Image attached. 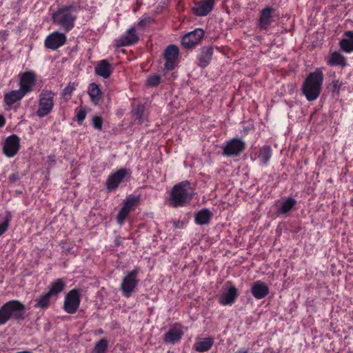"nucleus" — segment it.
<instances>
[{
    "mask_svg": "<svg viewBox=\"0 0 353 353\" xmlns=\"http://www.w3.org/2000/svg\"><path fill=\"white\" fill-rule=\"evenodd\" d=\"M80 10V0L74 1L71 4L63 6L53 14L54 21L65 32H68L74 27L77 14Z\"/></svg>",
    "mask_w": 353,
    "mask_h": 353,
    "instance_id": "obj_1",
    "label": "nucleus"
},
{
    "mask_svg": "<svg viewBox=\"0 0 353 353\" xmlns=\"http://www.w3.org/2000/svg\"><path fill=\"white\" fill-rule=\"evenodd\" d=\"M194 196V189L185 180L175 184L170 192L169 204L173 208L184 207L190 203Z\"/></svg>",
    "mask_w": 353,
    "mask_h": 353,
    "instance_id": "obj_2",
    "label": "nucleus"
},
{
    "mask_svg": "<svg viewBox=\"0 0 353 353\" xmlns=\"http://www.w3.org/2000/svg\"><path fill=\"white\" fill-rule=\"evenodd\" d=\"M323 82V73L320 68L307 75L302 85V92L307 101H314L319 97Z\"/></svg>",
    "mask_w": 353,
    "mask_h": 353,
    "instance_id": "obj_3",
    "label": "nucleus"
},
{
    "mask_svg": "<svg viewBox=\"0 0 353 353\" xmlns=\"http://www.w3.org/2000/svg\"><path fill=\"white\" fill-rule=\"evenodd\" d=\"M24 305L17 300L10 301L0 308V325L6 324L11 318L19 320L23 319Z\"/></svg>",
    "mask_w": 353,
    "mask_h": 353,
    "instance_id": "obj_4",
    "label": "nucleus"
},
{
    "mask_svg": "<svg viewBox=\"0 0 353 353\" xmlns=\"http://www.w3.org/2000/svg\"><path fill=\"white\" fill-rule=\"evenodd\" d=\"M56 93L52 90H43L38 97V108L36 115L43 118L49 114L54 106V98Z\"/></svg>",
    "mask_w": 353,
    "mask_h": 353,
    "instance_id": "obj_5",
    "label": "nucleus"
},
{
    "mask_svg": "<svg viewBox=\"0 0 353 353\" xmlns=\"http://www.w3.org/2000/svg\"><path fill=\"white\" fill-rule=\"evenodd\" d=\"M139 268H134L124 274L120 285V290L124 297L129 298L137 290L139 283Z\"/></svg>",
    "mask_w": 353,
    "mask_h": 353,
    "instance_id": "obj_6",
    "label": "nucleus"
},
{
    "mask_svg": "<svg viewBox=\"0 0 353 353\" xmlns=\"http://www.w3.org/2000/svg\"><path fill=\"white\" fill-rule=\"evenodd\" d=\"M141 200L139 194H130L123 201V206L119 210L117 220L120 225L123 224L126 217L130 212L134 211Z\"/></svg>",
    "mask_w": 353,
    "mask_h": 353,
    "instance_id": "obj_7",
    "label": "nucleus"
},
{
    "mask_svg": "<svg viewBox=\"0 0 353 353\" xmlns=\"http://www.w3.org/2000/svg\"><path fill=\"white\" fill-rule=\"evenodd\" d=\"M245 142L240 138L226 141L223 147V154L226 157H239L245 149Z\"/></svg>",
    "mask_w": 353,
    "mask_h": 353,
    "instance_id": "obj_8",
    "label": "nucleus"
},
{
    "mask_svg": "<svg viewBox=\"0 0 353 353\" xmlns=\"http://www.w3.org/2000/svg\"><path fill=\"white\" fill-rule=\"evenodd\" d=\"M81 303V290L72 289L70 290L65 296L63 310L70 314L76 313Z\"/></svg>",
    "mask_w": 353,
    "mask_h": 353,
    "instance_id": "obj_9",
    "label": "nucleus"
},
{
    "mask_svg": "<svg viewBox=\"0 0 353 353\" xmlns=\"http://www.w3.org/2000/svg\"><path fill=\"white\" fill-rule=\"evenodd\" d=\"M19 86L26 95L32 92L37 82V74L34 71L20 72L18 75Z\"/></svg>",
    "mask_w": 353,
    "mask_h": 353,
    "instance_id": "obj_10",
    "label": "nucleus"
},
{
    "mask_svg": "<svg viewBox=\"0 0 353 353\" xmlns=\"http://www.w3.org/2000/svg\"><path fill=\"white\" fill-rule=\"evenodd\" d=\"M186 328L179 323L170 325L168 331L163 336V341L167 344H176L181 341Z\"/></svg>",
    "mask_w": 353,
    "mask_h": 353,
    "instance_id": "obj_11",
    "label": "nucleus"
},
{
    "mask_svg": "<svg viewBox=\"0 0 353 353\" xmlns=\"http://www.w3.org/2000/svg\"><path fill=\"white\" fill-rule=\"evenodd\" d=\"M128 174H130V172L126 168H121L110 173L105 181L107 191L112 192L117 190Z\"/></svg>",
    "mask_w": 353,
    "mask_h": 353,
    "instance_id": "obj_12",
    "label": "nucleus"
},
{
    "mask_svg": "<svg viewBox=\"0 0 353 353\" xmlns=\"http://www.w3.org/2000/svg\"><path fill=\"white\" fill-rule=\"evenodd\" d=\"M179 50L175 45L168 46L163 54L165 60L164 69L168 71L173 70L179 63Z\"/></svg>",
    "mask_w": 353,
    "mask_h": 353,
    "instance_id": "obj_13",
    "label": "nucleus"
},
{
    "mask_svg": "<svg viewBox=\"0 0 353 353\" xmlns=\"http://www.w3.org/2000/svg\"><path fill=\"white\" fill-rule=\"evenodd\" d=\"M20 149V139L17 134H11L6 137L3 143V153L8 157H14Z\"/></svg>",
    "mask_w": 353,
    "mask_h": 353,
    "instance_id": "obj_14",
    "label": "nucleus"
},
{
    "mask_svg": "<svg viewBox=\"0 0 353 353\" xmlns=\"http://www.w3.org/2000/svg\"><path fill=\"white\" fill-rule=\"evenodd\" d=\"M66 41L67 37L64 33L55 31L46 37L44 46L48 49L56 50L63 46Z\"/></svg>",
    "mask_w": 353,
    "mask_h": 353,
    "instance_id": "obj_15",
    "label": "nucleus"
},
{
    "mask_svg": "<svg viewBox=\"0 0 353 353\" xmlns=\"http://www.w3.org/2000/svg\"><path fill=\"white\" fill-rule=\"evenodd\" d=\"M203 36L204 31L201 28H196L183 37L181 44L184 48H193L200 43Z\"/></svg>",
    "mask_w": 353,
    "mask_h": 353,
    "instance_id": "obj_16",
    "label": "nucleus"
},
{
    "mask_svg": "<svg viewBox=\"0 0 353 353\" xmlns=\"http://www.w3.org/2000/svg\"><path fill=\"white\" fill-rule=\"evenodd\" d=\"M139 41V37L137 33L134 26L128 28L119 38L115 39L117 47L129 46L137 43Z\"/></svg>",
    "mask_w": 353,
    "mask_h": 353,
    "instance_id": "obj_17",
    "label": "nucleus"
},
{
    "mask_svg": "<svg viewBox=\"0 0 353 353\" xmlns=\"http://www.w3.org/2000/svg\"><path fill=\"white\" fill-rule=\"evenodd\" d=\"M274 8L270 6H267L259 12L257 27L260 30H266L269 28L274 21Z\"/></svg>",
    "mask_w": 353,
    "mask_h": 353,
    "instance_id": "obj_18",
    "label": "nucleus"
},
{
    "mask_svg": "<svg viewBox=\"0 0 353 353\" xmlns=\"http://www.w3.org/2000/svg\"><path fill=\"white\" fill-rule=\"evenodd\" d=\"M250 292L256 299H262L269 294L270 289L264 281L258 280L251 284Z\"/></svg>",
    "mask_w": 353,
    "mask_h": 353,
    "instance_id": "obj_19",
    "label": "nucleus"
},
{
    "mask_svg": "<svg viewBox=\"0 0 353 353\" xmlns=\"http://www.w3.org/2000/svg\"><path fill=\"white\" fill-rule=\"evenodd\" d=\"M214 4L215 0H201L194 3L192 9L196 16H206L211 12Z\"/></svg>",
    "mask_w": 353,
    "mask_h": 353,
    "instance_id": "obj_20",
    "label": "nucleus"
},
{
    "mask_svg": "<svg viewBox=\"0 0 353 353\" xmlns=\"http://www.w3.org/2000/svg\"><path fill=\"white\" fill-rule=\"evenodd\" d=\"M239 296L238 290L234 285L228 288L226 292L222 293L218 298L219 303L222 305H232Z\"/></svg>",
    "mask_w": 353,
    "mask_h": 353,
    "instance_id": "obj_21",
    "label": "nucleus"
},
{
    "mask_svg": "<svg viewBox=\"0 0 353 353\" xmlns=\"http://www.w3.org/2000/svg\"><path fill=\"white\" fill-rule=\"evenodd\" d=\"M25 96L26 94L19 89L5 93L3 103L8 106L6 109H10L14 103L19 102Z\"/></svg>",
    "mask_w": 353,
    "mask_h": 353,
    "instance_id": "obj_22",
    "label": "nucleus"
},
{
    "mask_svg": "<svg viewBox=\"0 0 353 353\" xmlns=\"http://www.w3.org/2000/svg\"><path fill=\"white\" fill-rule=\"evenodd\" d=\"M213 53L214 50L211 46L202 47L197 57L198 65L202 68L208 66L211 61Z\"/></svg>",
    "mask_w": 353,
    "mask_h": 353,
    "instance_id": "obj_23",
    "label": "nucleus"
},
{
    "mask_svg": "<svg viewBox=\"0 0 353 353\" xmlns=\"http://www.w3.org/2000/svg\"><path fill=\"white\" fill-rule=\"evenodd\" d=\"M94 70L97 75L108 79L112 73L113 68L106 59H103L97 63Z\"/></svg>",
    "mask_w": 353,
    "mask_h": 353,
    "instance_id": "obj_24",
    "label": "nucleus"
},
{
    "mask_svg": "<svg viewBox=\"0 0 353 353\" xmlns=\"http://www.w3.org/2000/svg\"><path fill=\"white\" fill-rule=\"evenodd\" d=\"M297 201L292 196L285 197L280 202L277 212L280 214H288L296 206Z\"/></svg>",
    "mask_w": 353,
    "mask_h": 353,
    "instance_id": "obj_25",
    "label": "nucleus"
},
{
    "mask_svg": "<svg viewBox=\"0 0 353 353\" xmlns=\"http://www.w3.org/2000/svg\"><path fill=\"white\" fill-rule=\"evenodd\" d=\"M88 94L90 98L91 102L95 105H99L102 99V92L98 84L92 83L89 85Z\"/></svg>",
    "mask_w": 353,
    "mask_h": 353,
    "instance_id": "obj_26",
    "label": "nucleus"
},
{
    "mask_svg": "<svg viewBox=\"0 0 353 353\" xmlns=\"http://www.w3.org/2000/svg\"><path fill=\"white\" fill-rule=\"evenodd\" d=\"M344 35L346 38L342 39L339 43L340 49L346 53H351L353 52V31H346Z\"/></svg>",
    "mask_w": 353,
    "mask_h": 353,
    "instance_id": "obj_27",
    "label": "nucleus"
},
{
    "mask_svg": "<svg viewBox=\"0 0 353 353\" xmlns=\"http://www.w3.org/2000/svg\"><path fill=\"white\" fill-rule=\"evenodd\" d=\"M327 64L330 66L340 65L344 68L347 65L345 57L339 52H334L330 54L327 60Z\"/></svg>",
    "mask_w": 353,
    "mask_h": 353,
    "instance_id": "obj_28",
    "label": "nucleus"
},
{
    "mask_svg": "<svg viewBox=\"0 0 353 353\" xmlns=\"http://www.w3.org/2000/svg\"><path fill=\"white\" fill-rule=\"evenodd\" d=\"M65 288V283L63 280L62 279H57L50 283L48 293L51 296H57Z\"/></svg>",
    "mask_w": 353,
    "mask_h": 353,
    "instance_id": "obj_29",
    "label": "nucleus"
},
{
    "mask_svg": "<svg viewBox=\"0 0 353 353\" xmlns=\"http://www.w3.org/2000/svg\"><path fill=\"white\" fill-rule=\"evenodd\" d=\"M212 213L210 210L205 208L201 210L195 215V222L198 225H205L210 222L212 218Z\"/></svg>",
    "mask_w": 353,
    "mask_h": 353,
    "instance_id": "obj_30",
    "label": "nucleus"
},
{
    "mask_svg": "<svg viewBox=\"0 0 353 353\" xmlns=\"http://www.w3.org/2000/svg\"><path fill=\"white\" fill-rule=\"evenodd\" d=\"M132 114L135 121H137L139 124L143 123L147 120V116L145 113V107L143 105H138L132 111Z\"/></svg>",
    "mask_w": 353,
    "mask_h": 353,
    "instance_id": "obj_31",
    "label": "nucleus"
},
{
    "mask_svg": "<svg viewBox=\"0 0 353 353\" xmlns=\"http://www.w3.org/2000/svg\"><path fill=\"white\" fill-rule=\"evenodd\" d=\"M272 152L270 146L263 145L259 149L258 158L262 165H266L272 157Z\"/></svg>",
    "mask_w": 353,
    "mask_h": 353,
    "instance_id": "obj_32",
    "label": "nucleus"
},
{
    "mask_svg": "<svg viewBox=\"0 0 353 353\" xmlns=\"http://www.w3.org/2000/svg\"><path fill=\"white\" fill-rule=\"evenodd\" d=\"M51 297L48 292L41 294L34 300V307L43 310L48 309L50 305Z\"/></svg>",
    "mask_w": 353,
    "mask_h": 353,
    "instance_id": "obj_33",
    "label": "nucleus"
},
{
    "mask_svg": "<svg viewBox=\"0 0 353 353\" xmlns=\"http://www.w3.org/2000/svg\"><path fill=\"white\" fill-rule=\"evenodd\" d=\"M213 343V339L205 338L202 341L196 342L194 344V349L199 352H205L212 347Z\"/></svg>",
    "mask_w": 353,
    "mask_h": 353,
    "instance_id": "obj_34",
    "label": "nucleus"
},
{
    "mask_svg": "<svg viewBox=\"0 0 353 353\" xmlns=\"http://www.w3.org/2000/svg\"><path fill=\"white\" fill-rule=\"evenodd\" d=\"M77 82H70L66 87L62 90L61 95L63 98L66 99H69L74 92L78 86Z\"/></svg>",
    "mask_w": 353,
    "mask_h": 353,
    "instance_id": "obj_35",
    "label": "nucleus"
},
{
    "mask_svg": "<svg viewBox=\"0 0 353 353\" xmlns=\"http://www.w3.org/2000/svg\"><path fill=\"white\" fill-rule=\"evenodd\" d=\"M12 217L11 212L10 211H7L6 216L3 218V221L0 223V236L8 230Z\"/></svg>",
    "mask_w": 353,
    "mask_h": 353,
    "instance_id": "obj_36",
    "label": "nucleus"
},
{
    "mask_svg": "<svg viewBox=\"0 0 353 353\" xmlns=\"http://www.w3.org/2000/svg\"><path fill=\"white\" fill-rule=\"evenodd\" d=\"M108 348V341L105 339H100L94 347V353H104Z\"/></svg>",
    "mask_w": 353,
    "mask_h": 353,
    "instance_id": "obj_37",
    "label": "nucleus"
},
{
    "mask_svg": "<svg viewBox=\"0 0 353 353\" xmlns=\"http://www.w3.org/2000/svg\"><path fill=\"white\" fill-rule=\"evenodd\" d=\"M154 19L148 16H143L137 22V26L139 28H143L148 26L150 23L153 22Z\"/></svg>",
    "mask_w": 353,
    "mask_h": 353,
    "instance_id": "obj_38",
    "label": "nucleus"
},
{
    "mask_svg": "<svg viewBox=\"0 0 353 353\" xmlns=\"http://www.w3.org/2000/svg\"><path fill=\"white\" fill-rule=\"evenodd\" d=\"M76 113V118L77 121L79 123V124H82L83 121L85 119L87 112L85 109L81 108V109H76L75 110Z\"/></svg>",
    "mask_w": 353,
    "mask_h": 353,
    "instance_id": "obj_39",
    "label": "nucleus"
},
{
    "mask_svg": "<svg viewBox=\"0 0 353 353\" xmlns=\"http://www.w3.org/2000/svg\"><path fill=\"white\" fill-rule=\"evenodd\" d=\"M161 82V77L159 74L150 76L147 79V84L149 86H157Z\"/></svg>",
    "mask_w": 353,
    "mask_h": 353,
    "instance_id": "obj_40",
    "label": "nucleus"
},
{
    "mask_svg": "<svg viewBox=\"0 0 353 353\" xmlns=\"http://www.w3.org/2000/svg\"><path fill=\"white\" fill-rule=\"evenodd\" d=\"M102 124H103V120L102 118L99 116H94L92 118V125L94 129H97L98 130H102Z\"/></svg>",
    "mask_w": 353,
    "mask_h": 353,
    "instance_id": "obj_41",
    "label": "nucleus"
},
{
    "mask_svg": "<svg viewBox=\"0 0 353 353\" xmlns=\"http://www.w3.org/2000/svg\"><path fill=\"white\" fill-rule=\"evenodd\" d=\"M20 179L19 174L18 172H14L10 174L8 177V181L10 183H15L18 181Z\"/></svg>",
    "mask_w": 353,
    "mask_h": 353,
    "instance_id": "obj_42",
    "label": "nucleus"
},
{
    "mask_svg": "<svg viewBox=\"0 0 353 353\" xmlns=\"http://www.w3.org/2000/svg\"><path fill=\"white\" fill-rule=\"evenodd\" d=\"M6 123V119L2 114H0V128L3 127Z\"/></svg>",
    "mask_w": 353,
    "mask_h": 353,
    "instance_id": "obj_43",
    "label": "nucleus"
},
{
    "mask_svg": "<svg viewBox=\"0 0 353 353\" xmlns=\"http://www.w3.org/2000/svg\"><path fill=\"white\" fill-rule=\"evenodd\" d=\"M340 85L341 84L339 83V81L338 80L333 81V87L335 90H339Z\"/></svg>",
    "mask_w": 353,
    "mask_h": 353,
    "instance_id": "obj_44",
    "label": "nucleus"
},
{
    "mask_svg": "<svg viewBox=\"0 0 353 353\" xmlns=\"http://www.w3.org/2000/svg\"><path fill=\"white\" fill-rule=\"evenodd\" d=\"M234 353H250L247 350L240 349L236 351Z\"/></svg>",
    "mask_w": 353,
    "mask_h": 353,
    "instance_id": "obj_45",
    "label": "nucleus"
},
{
    "mask_svg": "<svg viewBox=\"0 0 353 353\" xmlns=\"http://www.w3.org/2000/svg\"><path fill=\"white\" fill-rule=\"evenodd\" d=\"M350 205L353 207V198L350 199Z\"/></svg>",
    "mask_w": 353,
    "mask_h": 353,
    "instance_id": "obj_46",
    "label": "nucleus"
}]
</instances>
